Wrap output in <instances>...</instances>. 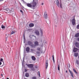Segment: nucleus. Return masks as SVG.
<instances>
[{
    "label": "nucleus",
    "instance_id": "1",
    "mask_svg": "<svg viewBox=\"0 0 79 79\" xmlns=\"http://www.w3.org/2000/svg\"><path fill=\"white\" fill-rule=\"evenodd\" d=\"M27 5L28 7H30V8H33V9H34L35 6H36V2H33L32 3H27Z\"/></svg>",
    "mask_w": 79,
    "mask_h": 79
},
{
    "label": "nucleus",
    "instance_id": "2",
    "mask_svg": "<svg viewBox=\"0 0 79 79\" xmlns=\"http://www.w3.org/2000/svg\"><path fill=\"white\" fill-rule=\"evenodd\" d=\"M72 23L73 26H74L76 24V20L74 19H73L72 20Z\"/></svg>",
    "mask_w": 79,
    "mask_h": 79
},
{
    "label": "nucleus",
    "instance_id": "3",
    "mask_svg": "<svg viewBox=\"0 0 79 79\" xmlns=\"http://www.w3.org/2000/svg\"><path fill=\"white\" fill-rule=\"evenodd\" d=\"M69 71L70 73V74L72 77L73 78H74V74H73V71H71V70H70V69H69Z\"/></svg>",
    "mask_w": 79,
    "mask_h": 79
},
{
    "label": "nucleus",
    "instance_id": "4",
    "mask_svg": "<svg viewBox=\"0 0 79 79\" xmlns=\"http://www.w3.org/2000/svg\"><path fill=\"white\" fill-rule=\"evenodd\" d=\"M44 17V18L45 19H47V18H48V15H47V12H45Z\"/></svg>",
    "mask_w": 79,
    "mask_h": 79
},
{
    "label": "nucleus",
    "instance_id": "5",
    "mask_svg": "<svg viewBox=\"0 0 79 79\" xmlns=\"http://www.w3.org/2000/svg\"><path fill=\"white\" fill-rule=\"evenodd\" d=\"M56 5H57L58 7H60V6H59V5H60V2H59L58 0H56Z\"/></svg>",
    "mask_w": 79,
    "mask_h": 79
},
{
    "label": "nucleus",
    "instance_id": "6",
    "mask_svg": "<svg viewBox=\"0 0 79 79\" xmlns=\"http://www.w3.org/2000/svg\"><path fill=\"white\" fill-rule=\"evenodd\" d=\"M26 65H27V66L29 67V68H32L34 66V65L32 64H26Z\"/></svg>",
    "mask_w": 79,
    "mask_h": 79
},
{
    "label": "nucleus",
    "instance_id": "7",
    "mask_svg": "<svg viewBox=\"0 0 79 79\" xmlns=\"http://www.w3.org/2000/svg\"><path fill=\"white\" fill-rule=\"evenodd\" d=\"M46 66V69H47L48 68V60H47L46 61V63L45 64Z\"/></svg>",
    "mask_w": 79,
    "mask_h": 79
},
{
    "label": "nucleus",
    "instance_id": "8",
    "mask_svg": "<svg viewBox=\"0 0 79 79\" xmlns=\"http://www.w3.org/2000/svg\"><path fill=\"white\" fill-rule=\"evenodd\" d=\"M34 44L35 46H38L39 45V42L37 41H36L34 42Z\"/></svg>",
    "mask_w": 79,
    "mask_h": 79
},
{
    "label": "nucleus",
    "instance_id": "9",
    "mask_svg": "<svg viewBox=\"0 0 79 79\" xmlns=\"http://www.w3.org/2000/svg\"><path fill=\"white\" fill-rule=\"evenodd\" d=\"M35 34H36V35H39V32L37 30L35 31Z\"/></svg>",
    "mask_w": 79,
    "mask_h": 79
},
{
    "label": "nucleus",
    "instance_id": "10",
    "mask_svg": "<svg viewBox=\"0 0 79 79\" xmlns=\"http://www.w3.org/2000/svg\"><path fill=\"white\" fill-rule=\"evenodd\" d=\"M75 46L77 48H79V44L77 42H76L75 44Z\"/></svg>",
    "mask_w": 79,
    "mask_h": 79
},
{
    "label": "nucleus",
    "instance_id": "11",
    "mask_svg": "<svg viewBox=\"0 0 79 79\" xmlns=\"http://www.w3.org/2000/svg\"><path fill=\"white\" fill-rule=\"evenodd\" d=\"M30 46L32 44V42L31 41H28L27 43Z\"/></svg>",
    "mask_w": 79,
    "mask_h": 79
},
{
    "label": "nucleus",
    "instance_id": "12",
    "mask_svg": "<svg viewBox=\"0 0 79 79\" xmlns=\"http://www.w3.org/2000/svg\"><path fill=\"white\" fill-rule=\"evenodd\" d=\"M30 50V48L29 47H27L26 48V51L28 53Z\"/></svg>",
    "mask_w": 79,
    "mask_h": 79
},
{
    "label": "nucleus",
    "instance_id": "13",
    "mask_svg": "<svg viewBox=\"0 0 79 79\" xmlns=\"http://www.w3.org/2000/svg\"><path fill=\"white\" fill-rule=\"evenodd\" d=\"M31 48H35L36 47V46L35 45V44H31L30 46Z\"/></svg>",
    "mask_w": 79,
    "mask_h": 79
},
{
    "label": "nucleus",
    "instance_id": "14",
    "mask_svg": "<svg viewBox=\"0 0 79 79\" xmlns=\"http://www.w3.org/2000/svg\"><path fill=\"white\" fill-rule=\"evenodd\" d=\"M30 52L32 53H33L34 52H35V49H30Z\"/></svg>",
    "mask_w": 79,
    "mask_h": 79
},
{
    "label": "nucleus",
    "instance_id": "15",
    "mask_svg": "<svg viewBox=\"0 0 79 79\" xmlns=\"http://www.w3.org/2000/svg\"><path fill=\"white\" fill-rule=\"evenodd\" d=\"M73 52H76L77 51V50H78V49L77 48H73Z\"/></svg>",
    "mask_w": 79,
    "mask_h": 79
},
{
    "label": "nucleus",
    "instance_id": "16",
    "mask_svg": "<svg viewBox=\"0 0 79 79\" xmlns=\"http://www.w3.org/2000/svg\"><path fill=\"white\" fill-rule=\"evenodd\" d=\"M34 24L33 23H30L29 24V27H33L34 26Z\"/></svg>",
    "mask_w": 79,
    "mask_h": 79
},
{
    "label": "nucleus",
    "instance_id": "17",
    "mask_svg": "<svg viewBox=\"0 0 79 79\" xmlns=\"http://www.w3.org/2000/svg\"><path fill=\"white\" fill-rule=\"evenodd\" d=\"M79 36V33H78L75 35V37H78Z\"/></svg>",
    "mask_w": 79,
    "mask_h": 79
},
{
    "label": "nucleus",
    "instance_id": "18",
    "mask_svg": "<svg viewBox=\"0 0 79 79\" xmlns=\"http://www.w3.org/2000/svg\"><path fill=\"white\" fill-rule=\"evenodd\" d=\"M25 76L27 77H28L29 76V73H25Z\"/></svg>",
    "mask_w": 79,
    "mask_h": 79
},
{
    "label": "nucleus",
    "instance_id": "19",
    "mask_svg": "<svg viewBox=\"0 0 79 79\" xmlns=\"http://www.w3.org/2000/svg\"><path fill=\"white\" fill-rule=\"evenodd\" d=\"M78 53H74V56L76 57H77V56H78Z\"/></svg>",
    "mask_w": 79,
    "mask_h": 79
},
{
    "label": "nucleus",
    "instance_id": "20",
    "mask_svg": "<svg viewBox=\"0 0 79 79\" xmlns=\"http://www.w3.org/2000/svg\"><path fill=\"white\" fill-rule=\"evenodd\" d=\"M32 60H35V56H33L31 57Z\"/></svg>",
    "mask_w": 79,
    "mask_h": 79
},
{
    "label": "nucleus",
    "instance_id": "21",
    "mask_svg": "<svg viewBox=\"0 0 79 79\" xmlns=\"http://www.w3.org/2000/svg\"><path fill=\"white\" fill-rule=\"evenodd\" d=\"M73 71L74 72V73H76V74H77V72H76V70H75L74 69H73Z\"/></svg>",
    "mask_w": 79,
    "mask_h": 79
},
{
    "label": "nucleus",
    "instance_id": "22",
    "mask_svg": "<svg viewBox=\"0 0 79 79\" xmlns=\"http://www.w3.org/2000/svg\"><path fill=\"white\" fill-rule=\"evenodd\" d=\"M76 63H77V64H79V60H76Z\"/></svg>",
    "mask_w": 79,
    "mask_h": 79
},
{
    "label": "nucleus",
    "instance_id": "23",
    "mask_svg": "<svg viewBox=\"0 0 79 79\" xmlns=\"http://www.w3.org/2000/svg\"><path fill=\"white\" fill-rule=\"evenodd\" d=\"M8 13H11L12 12V11L11 10H7Z\"/></svg>",
    "mask_w": 79,
    "mask_h": 79
},
{
    "label": "nucleus",
    "instance_id": "24",
    "mask_svg": "<svg viewBox=\"0 0 79 79\" xmlns=\"http://www.w3.org/2000/svg\"><path fill=\"white\" fill-rule=\"evenodd\" d=\"M1 27H2V29H4L5 28V27L4 26H3V25H2L1 26Z\"/></svg>",
    "mask_w": 79,
    "mask_h": 79
},
{
    "label": "nucleus",
    "instance_id": "25",
    "mask_svg": "<svg viewBox=\"0 0 79 79\" xmlns=\"http://www.w3.org/2000/svg\"><path fill=\"white\" fill-rule=\"evenodd\" d=\"M38 75L40 77V71H38Z\"/></svg>",
    "mask_w": 79,
    "mask_h": 79
},
{
    "label": "nucleus",
    "instance_id": "26",
    "mask_svg": "<svg viewBox=\"0 0 79 79\" xmlns=\"http://www.w3.org/2000/svg\"><path fill=\"white\" fill-rule=\"evenodd\" d=\"M60 0V7L61 8H62V4H61V0Z\"/></svg>",
    "mask_w": 79,
    "mask_h": 79
},
{
    "label": "nucleus",
    "instance_id": "27",
    "mask_svg": "<svg viewBox=\"0 0 79 79\" xmlns=\"http://www.w3.org/2000/svg\"><path fill=\"white\" fill-rule=\"evenodd\" d=\"M32 79H37V77H32Z\"/></svg>",
    "mask_w": 79,
    "mask_h": 79
},
{
    "label": "nucleus",
    "instance_id": "28",
    "mask_svg": "<svg viewBox=\"0 0 79 79\" xmlns=\"http://www.w3.org/2000/svg\"><path fill=\"white\" fill-rule=\"evenodd\" d=\"M15 32L14 31H12L11 32V34H15Z\"/></svg>",
    "mask_w": 79,
    "mask_h": 79
},
{
    "label": "nucleus",
    "instance_id": "29",
    "mask_svg": "<svg viewBox=\"0 0 79 79\" xmlns=\"http://www.w3.org/2000/svg\"><path fill=\"white\" fill-rule=\"evenodd\" d=\"M37 50H38L39 51H40V47H38L37 48Z\"/></svg>",
    "mask_w": 79,
    "mask_h": 79
},
{
    "label": "nucleus",
    "instance_id": "30",
    "mask_svg": "<svg viewBox=\"0 0 79 79\" xmlns=\"http://www.w3.org/2000/svg\"><path fill=\"white\" fill-rule=\"evenodd\" d=\"M35 15H36V16H37V15H38V13L37 12H35Z\"/></svg>",
    "mask_w": 79,
    "mask_h": 79
},
{
    "label": "nucleus",
    "instance_id": "31",
    "mask_svg": "<svg viewBox=\"0 0 79 79\" xmlns=\"http://www.w3.org/2000/svg\"><path fill=\"white\" fill-rule=\"evenodd\" d=\"M58 69L59 71H60V65H58Z\"/></svg>",
    "mask_w": 79,
    "mask_h": 79
},
{
    "label": "nucleus",
    "instance_id": "32",
    "mask_svg": "<svg viewBox=\"0 0 79 79\" xmlns=\"http://www.w3.org/2000/svg\"><path fill=\"white\" fill-rule=\"evenodd\" d=\"M40 33H41V35H43V32H42V31H41V32H40Z\"/></svg>",
    "mask_w": 79,
    "mask_h": 79
},
{
    "label": "nucleus",
    "instance_id": "33",
    "mask_svg": "<svg viewBox=\"0 0 79 79\" xmlns=\"http://www.w3.org/2000/svg\"><path fill=\"white\" fill-rule=\"evenodd\" d=\"M31 69V70H32V71H35V69H34V68H32Z\"/></svg>",
    "mask_w": 79,
    "mask_h": 79
},
{
    "label": "nucleus",
    "instance_id": "34",
    "mask_svg": "<svg viewBox=\"0 0 79 79\" xmlns=\"http://www.w3.org/2000/svg\"><path fill=\"white\" fill-rule=\"evenodd\" d=\"M52 60H54V55H52Z\"/></svg>",
    "mask_w": 79,
    "mask_h": 79
},
{
    "label": "nucleus",
    "instance_id": "35",
    "mask_svg": "<svg viewBox=\"0 0 79 79\" xmlns=\"http://www.w3.org/2000/svg\"><path fill=\"white\" fill-rule=\"evenodd\" d=\"M0 61H1L2 62H3V60H1Z\"/></svg>",
    "mask_w": 79,
    "mask_h": 79
},
{
    "label": "nucleus",
    "instance_id": "36",
    "mask_svg": "<svg viewBox=\"0 0 79 79\" xmlns=\"http://www.w3.org/2000/svg\"><path fill=\"white\" fill-rule=\"evenodd\" d=\"M27 70L26 69H25L24 71L25 72H27Z\"/></svg>",
    "mask_w": 79,
    "mask_h": 79
},
{
    "label": "nucleus",
    "instance_id": "37",
    "mask_svg": "<svg viewBox=\"0 0 79 79\" xmlns=\"http://www.w3.org/2000/svg\"><path fill=\"white\" fill-rule=\"evenodd\" d=\"M35 68L36 69H37L38 68L37 66H35Z\"/></svg>",
    "mask_w": 79,
    "mask_h": 79
},
{
    "label": "nucleus",
    "instance_id": "38",
    "mask_svg": "<svg viewBox=\"0 0 79 79\" xmlns=\"http://www.w3.org/2000/svg\"><path fill=\"white\" fill-rule=\"evenodd\" d=\"M20 12H21V13H23V11H22V10H21Z\"/></svg>",
    "mask_w": 79,
    "mask_h": 79
},
{
    "label": "nucleus",
    "instance_id": "39",
    "mask_svg": "<svg viewBox=\"0 0 79 79\" xmlns=\"http://www.w3.org/2000/svg\"><path fill=\"white\" fill-rule=\"evenodd\" d=\"M53 63H55V60H53Z\"/></svg>",
    "mask_w": 79,
    "mask_h": 79
},
{
    "label": "nucleus",
    "instance_id": "40",
    "mask_svg": "<svg viewBox=\"0 0 79 79\" xmlns=\"http://www.w3.org/2000/svg\"><path fill=\"white\" fill-rule=\"evenodd\" d=\"M2 64V62H0V65H1Z\"/></svg>",
    "mask_w": 79,
    "mask_h": 79
},
{
    "label": "nucleus",
    "instance_id": "41",
    "mask_svg": "<svg viewBox=\"0 0 79 79\" xmlns=\"http://www.w3.org/2000/svg\"><path fill=\"white\" fill-rule=\"evenodd\" d=\"M2 77H3V74H2L1 75Z\"/></svg>",
    "mask_w": 79,
    "mask_h": 79
},
{
    "label": "nucleus",
    "instance_id": "42",
    "mask_svg": "<svg viewBox=\"0 0 79 79\" xmlns=\"http://www.w3.org/2000/svg\"><path fill=\"white\" fill-rule=\"evenodd\" d=\"M44 5V3H42V5Z\"/></svg>",
    "mask_w": 79,
    "mask_h": 79
},
{
    "label": "nucleus",
    "instance_id": "43",
    "mask_svg": "<svg viewBox=\"0 0 79 79\" xmlns=\"http://www.w3.org/2000/svg\"><path fill=\"white\" fill-rule=\"evenodd\" d=\"M66 73H68V71L67 70L66 71Z\"/></svg>",
    "mask_w": 79,
    "mask_h": 79
},
{
    "label": "nucleus",
    "instance_id": "44",
    "mask_svg": "<svg viewBox=\"0 0 79 79\" xmlns=\"http://www.w3.org/2000/svg\"><path fill=\"white\" fill-rule=\"evenodd\" d=\"M6 79H9V78H6Z\"/></svg>",
    "mask_w": 79,
    "mask_h": 79
},
{
    "label": "nucleus",
    "instance_id": "45",
    "mask_svg": "<svg viewBox=\"0 0 79 79\" xmlns=\"http://www.w3.org/2000/svg\"><path fill=\"white\" fill-rule=\"evenodd\" d=\"M1 60H3V59L1 58Z\"/></svg>",
    "mask_w": 79,
    "mask_h": 79
},
{
    "label": "nucleus",
    "instance_id": "46",
    "mask_svg": "<svg viewBox=\"0 0 79 79\" xmlns=\"http://www.w3.org/2000/svg\"><path fill=\"white\" fill-rule=\"evenodd\" d=\"M34 61H35V60H33Z\"/></svg>",
    "mask_w": 79,
    "mask_h": 79
},
{
    "label": "nucleus",
    "instance_id": "47",
    "mask_svg": "<svg viewBox=\"0 0 79 79\" xmlns=\"http://www.w3.org/2000/svg\"><path fill=\"white\" fill-rule=\"evenodd\" d=\"M47 79H49V78H48Z\"/></svg>",
    "mask_w": 79,
    "mask_h": 79
}]
</instances>
